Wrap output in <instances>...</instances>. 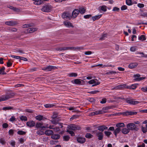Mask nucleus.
<instances>
[{"label": "nucleus", "mask_w": 147, "mask_h": 147, "mask_svg": "<svg viewBox=\"0 0 147 147\" xmlns=\"http://www.w3.org/2000/svg\"><path fill=\"white\" fill-rule=\"evenodd\" d=\"M14 95L13 93H9L0 96V102L7 100L8 99L12 98Z\"/></svg>", "instance_id": "nucleus-1"}, {"label": "nucleus", "mask_w": 147, "mask_h": 147, "mask_svg": "<svg viewBox=\"0 0 147 147\" xmlns=\"http://www.w3.org/2000/svg\"><path fill=\"white\" fill-rule=\"evenodd\" d=\"M127 128L129 130H135L137 131L138 129L137 126L133 123H130L127 124Z\"/></svg>", "instance_id": "nucleus-2"}, {"label": "nucleus", "mask_w": 147, "mask_h": 147, "mask_svg": "<svg viewBox=\"0 0 147 147\" xmlns=\"http://www.w3.org/2000/svg\"><path fill=\"white\" fill-rule=\"evenodd\" d=\"M52 8L51 5L49 4L45 5L42 8L41 10L44 12H49L51 11Z\"/></svg>", "instance_id": "nucleus-3"}, {"label": "nucleus", "mask_w": 147, "mask_h": 147, "mask_svg": "<svg viewBox=\"0 0 147 147\" xmlns=\"http://www.w3.org/2000/svg\"><path fill=\"white\" fill-rule=\"evenodd\" d=\"M68 128L69 129L73 130H79L81 129V127L79 126L73 124L68 125Z\"/></svg>", "instance_id": "nucleus-4"}, {"label": "nucleus", "mask_w": 147, "mask_h": 147, "mask_svg": "<svg viewBox=\"0 0 147 147\" xmlns=\"http://www.w3.org/2000/svg\"><path fill=\"white\" fill-rule=\"evenodd\" d=\"M57 67L55 66L49 65L44 67L42 68V69L46 71H49L55 69Z\"/></svg>", "instance_id": "nucleus-5"}, {"label": "nucleus", "mask_w": 147, "mask_h": 147, "mask_svg": "<svg viewBox=\"0 0 147 147\" xmlns=\"http://www.w3.org/2000/svg\"><path fill=\"white\" fill-rule=\"evenodd\" d=\"M83 81V80L80 79H76L74 80H72L71 81V82L74 84L81 85H82V82Z\"/></svg>", "instance_id": "nucleus-6"}, {"label": "nucleus", "mask_w": 147, "mask_h": 147, "mask_svg": "<svg viewBox=\"0 0 147 147\" xmlns=\"http://www.w3.org/2000/svg\"><path fill=\"white\" fill-rule=\"evenodd\" d=\"M36 127L37 128H40L42 129L44 128H48V124H45L43 125L41 123H37L36 125Z\"/></svg>", "instance_id": "nucleus-7"}, {"label": "nucleus", "mask_w": 147, "mask_h": 147, "mask_svg": "<svg viewBox=\"0 0 147 147\" xmlns=\"http://www.w3.org/2000/svg\"><path fill=\"white\" fill-rule=\"evenodd\" d=\"M62 17L64 19H70L71 18V14L68 12H64L62 15Z\"/></svg>", "instance_id": "nucleus-8"}, {"label": "nucleus", "mask_w": 147, "mask_h": 147, "mask_svg": "<svg viewBox=\"0 0 147 147\" xmlns=\"http://www.w3.org/2000/svg\"><path fill=\"white\" fill-rule=\"evenodd\" d=\"M88 83L90 84H94L92 85V86L98 85L100 84V82H98L96 80H91L88 82Z\"/></svg>", "instance_id": "nucleus-9"}, {"label": "nucleus", "mask_w": 147, "mask_h": 147, "mask_svg": "<svg viewBox=\"0 0 147 147\" xmlns=\"http://www.w3.org/2000/svg\"><path fill=\"white\" fill-rule=\"evenodd\" d=\"M80 13V11L78 9H74L72 12V16L73 18H76L78 14Z\"/></svg>", "instance_id": "nucleus-10"}, {"label": "nucleus", "mask_w": 147, "mask_h": 147, "mask_svg": "<svg viewBox=\"0 0 147 147\" xmlns=\"http://www.w3.org/2000/svg\"><path fill=\"white\" fill-rule=\"evenodd\" d=\"M140 75L139 74H135L134 76V77L135 78L134 80L137 81H140L144 79V77L140 78Z\"/></svg>", "instance_id": "nucleus-11"}, {"label": "nucleus", "mask_w": 147, "mask_h": 147, "mask_svg": "<svg viewBox=\"0 0 147 147\" xmlns=\"http://www.w3.org/2000/svg\"><path fill=\"white\" fill-rule=\"evenodd\" d=\"M96 135L98 137L99 140H101L103 138V135L102 133L100 132H98L96 133Z\"/></svg>", "instance_id": "nucleus-12"}, {"label": "nucleus", "mask_w": 147, "mask_h": 147, "mask_svg": "<svg viewBox=\"0 0 147 147\" xmlns=\"http://www.w3.org/2000/svg\"><path fill=\"white\" fill-rule=\"evenodd\" d=\"M17 23L15 21H8L5 22V24L7 25L13 26L16 25Z\"/></svg>", "instance_id": "nucleus-13"}, {"label": "nucleus", "mask_w": 147, "mask_h": 147, "mask_svg": "<svg viewBox=\"0 0 147 147\" xmlns=\"http://www.w3.org/2000/svg\"><path fill=\"white\" fill-rule=\"evenodd\" d=\"M35 124L34 121H30L26 123V125L30 127H32L35 125Z\"/></svg>", "instance_id": "nucleus-14"}, {"label": "nucleus", "mask_w": 147, "mask_h": 147, "mask_svg": "<svg viewBox=\"0 0 147 147\" xmlns=\"http://www.w3.org/2000/svg\"><path fill=\"white\" fill-rule=\"evenodd\" d=\"M126 102L128 103L134 105L138 104L140 102L139 101H133L131 100H127Z\"/></svg>", "instance_id": "nucleus-15"}, {"label": "nucleus", "mask_w": 147, "mask_h": 147, "mask_svg": "<svg viewBox=\"0 0 147 147\" xmlns=\"http://www.w3.org/2000/svg\"><path fill=\"white\" fill-rule=\"evenodd\" d=\"M63 24L65 26L67 27H74V26L72 25V24L70 22L66 21H65L63 22Z\"/></svg>", "instance_id": "nucleus-16"}, {"label": "nucleus", "mask_w": 147, "mask_h": 147, "mask_svg": "<svg viewBox=\"0 0 147 147\" xmlns=\"http://www.w3.org/2000/svg\"><path fill=\"white\" fill-rule=\"evenodd\" d=\"M97 128L99 130L103 131L104 130L107 129V127L105 125H103L98 126Z\"/></svg>", "instance_id": "nucleus-17"}, {"label": "nucleus", "mask_w": 147, "mask_h": 147, "mask_svg": "<svg viewBox=\"0 0 147 147\" xmlns=\"http://www.w3.org/2000/svg\"><path fill=\"white\" fill-rule=\"evenodd\" d=\"M77 141L80 143H83L86 141V139L85 138L82 137H78L77 138Z\"/></svg>", "instance_id": "nucleus-18"}, {"label": "nucleus", "mask_w": 147, "mask_h": 147, "mask_svg": "<svg viewBox=\"0 0 147 147\" xmlns=\"http://www.w3.org/2000/svg\"><path fill=\"white\" fill-rule=\"evenodd\" d=\"M138 65L137 63H132L130 64L129 66V67L130 69H132L136 67Z\"/></svg>", "instance_id": "nucleus-19"}, {"label": "nucleus", "mask_w": 147, "mask_h": 147, "mask_svg": "<svg viewBox=\"0 0 147 147\" xmlns=\"http://www.w3.org/2000/svg\"><path fill=\"white\" fill-rule=\"evenodd\" d=\"M109 109L108 107H103L101 110H98L100 114H102L107 112V111Z\"/></svg>", "instance_id": "nucleus-20"}, {"label": "nucleus", "mask_w": 147, "mask_h": 147, "mask_svg": "<svg viewBox=\"0 0 147 147\" xmlns=\"http://www.w3.org/2000/svg\"><path fill=\"white\" fill-rule=\"evenodd\" d=\"M38 28H28L27 29V32L29 33L33 32L35 31H37Z\"/></svg>", "instance_id": "nucleus-21"}, {"label": "nucleus", "mask_w": 147, "mask_h": 147, "mask_svg": "<svg viewBox=\"0 0 147 147\" xmlns=\"http://www.w3.org/2000/svg\"><path fill=\"white\" fill-rule=\"evenodd\" d=\"M7 7L8 8L13 10L15 11L18 12L19 11V9H18L14 7L11 5H8Z\"/></svg>", "instance_id": "nucleus-22"}, {"label": "nucleus", "mask_w": 147, "mask_h": 147, "mask_svg": "<svg viewBox=\"0 0 147 147\" xmlns=\"http://www.w3.org/2000/svg\"><path fill=\"white\" fill-rule=\"evenodd\" d=\"M53 133V131L50 130H47L45 131V134L49 136L52 135Z\"/></svg>", "instance_id": "nucleus-23"}, {"label": "nucleus", "mask_w": 147, "mask_h": 147, "mask_svg": "<svg viewBox=\"0 0 147 147\" xmlns=\"http://www.w3.org/2000/svg\"><path fill=\"white\" fill-rule=\"evenodd\" d=\"M121 131L120 128L117 127L114 131V133L115 136H117V134H119Z\"/></svg>", "instance_id": "nucleus-24"}, {"label": "nucleus", "mask_w": 147, "mask_h": 147, "mask_svg": "<svg viewBox=\"0 0 147 147\" xmlns=\"http://www.w3.org/2000/svg\"><path fill=\"white\" fill-rule=\"evenodd\" d=\"M34 1L33 3L35 5H38L41 4L42 1L41 0H32Z\"/></svg>", "instance_id": "nucleus-25"}, {"label": "nucleus", "mask_w": 147, "mask_h": 147, "mask_svg": "<svg viewBox=\"0 0 147 147\" xmlns=\"http://www.w3.org/2000/svg\"><path fill=\"white\" fill-rule=\"evenodd\" d=\"M129 130L128 128H124L122 129V132L124 134H127L129 132Z\"/></svg>", "instance_id": "nucleus-26"}, {"label": "nucleus", "mask_w": 147, "mask_h": 147, "mask_svg": "<svg viewBox=\"0 0 147 147\" xmlns=\"http://www.w3.org/2000/svg\"><path fill=\"white\" fill-rule=\"evenodd\" d=\"M60 136L58 134H52L51 136L52 138L54 139H58L60 138Z\"/></svg>", "instance_id": "nucleus-27"}, {"label": "nucleus", "mask_w": 147, "mask_h": 147, "mask_svg": "<svg viewBox=\"0 0 147 147\" xmlns=\"http://www.w3.org/2000/svg\"><path fill=\"white\" fill-rule=\"evenodd\" d=\"M116 126L117 127L120 128L121 127H123L125 126V125L123 123H117L116 125Z\"/></svg>", "instance_id": "nucleus-28"}, {"label": "nucleus", "mask_w": 147, "mask_h": 147, "mask_svg": "<svg viewBox=\"0 0 147 147\" xmlns=\"http://www.w3.org/2000/svg\"><path fill=\"white\" fill-rule=\"evenodd\" d=\"M101 15H96L92 17V18L93 21H95L99 19L101 17Z\"/></svg>", "instance_id": "nucleus-29"}, {"label": "nucleus", "mask_w": 147, "mask_h": 147, "mask_svg": "<svg viewBox=\"0 0 147 147\" xmlns=\"http://www.w3.org/2000/svg\"><path fill=\"white\" fill-rule=\"evenodd\" d=\"M138 39L140 40L143 41L146 40V38L144 35H142L138 37Z\"/></svg>", "instance_id": "nucleus-30"}, {"label": "nucleus", "mask_w": 147, "mask_h": 147, "mask_svg": "<svg viewBox=\"0 0 147 147\" xmlns=\"http://www.w3.org/2000/svg\"><path fill=\"white\" fill-rule=\"evenodd\" d=\"M20 119L22 121H26L27 120V117L24 116L22 115L20 117Z\"/></svg>", "instance_id": "nucleus-31"}, {"label": "nucleus", "mask_w": 147, "mask_h": 147, "mask_svg": "<svg viewBox=\"0 0 147 147\" xmlns=\"http://www.w3.org/2000/svg\"><path fill=\"white\" fill-rule=\"evenodd\" d=\"M99 8L102 11L104 12L106 11L107 10V6L105 5L100 6L99 7Z\"/></svg>", "instance_id": "nucleus-32"}, {"label": "nucleus", "mask_w": 147, "mask_h": 147, "mask_svg": "<svg viewBox=\"0 0 147 147\" xmlns=\"http://www.w3.org/2000/svg\"><path fill=\"white\" fill-rule=\"evenodd\" d=\"M68 75L70 77H76L78 76V74L76 73H71L69 74Z\"/></svg>", "instance_id": "nucleus-33"}, {"label": "nucleus", "mask_w": 147, "mask_h": 147, "mask_svg": "<svg viewBox=\"0 0 147 147\" xmlns=\"http://www.w3.org/2000/svg\"><path fill=\"white\" fill-rule=\"evenodd\" d=\"M5 67H3L1 68L0 69V74H5V72H4Z\"/></svg>", "instance_id": "nucleus-34"}, {"label": "nucleus", "mask_w": 147, "mask_h": 147, "mask_svg": "<svg viewBox=\"0 0 147 147\" xmlns=\"http://www.w3.org/2000/svg\"><path fill=\"white\" fill-rule=\"evenodd\" d=\"M43 117L41 115H38L36 117V119L39 121H40L43 119Z\"/></svg>", "instance_id": "nucleus-35"}, {"label": "nucleus", "mask_w": 147, "mask_h": 147, "mask_svg": "<svg viewBox=\"0 0 147 147\" xmlns=\"http://www.w3.org/2000/svg\"><path fill=\"white\" fill-rule=\"evenodd\" d=\"M80 12L82 14L84 13L85 12L86 9L84 8H81L79 10Z\"/></svg>", "instance_id": "nucleus-36"}, {"label": "nucleus", "mask_w": 147, "mask_h": 147, "mask_svg": "<svg viewBox=\"0 0 147 147\" xmlns=\"http://www.w3.org/2000/svg\"><path fill=\"white\" fill-rule=\"evenodd\" d=\"M54 106L53 104H46L44 105V106L46 108H51Z\"/></svg>", "instance_id": "nucleus-37"}, {"label": "nucleus", "mask_w": 147, "mask_h": 147, "mask_svg": "<svg viewBox=\"0 0 147 147\" xmlns=\"http://www.w3.org/2000/svg\"><path fill=\"white\" fill-rule=\"evenodd\" d=\"M0 143L3 145L5 144L6 142L4 138H1L0 139Z\"/></svg>", "instance_id": "nucleus-38"}, {"label": "nucleus", "mask_w": 147, "mask_h": 147, "mask_svg": "<svg viewBox=\"0 0 147 147\" xmlns=\"http://www.w3.org/2000/svg\"><path fill=\"white\" fill-rule=\"evenodd\" d=\"M98 114H100V113L99 111L98 110V111H95V112L91 113L90 114V115L91 116H93V115H98Z\"/></svg>", "instance_id": "nucleus-39"}, {"label": "nucleus", "mask_w": 147, "mask_h": 147, "mask_svg": "<svg viewBox=\"0 0 147 147\" xmlns=\"http://www.w3.org/2000/svg\"><path fill=\"white\" fill-rule=\"evenodd\" d=\"M141 129H142V131L143 132V133H145L146 132H147V128L146 127H144L143 126H142L141 127Z\"/></svg>", "instance_id": "nucleus-40"}, {"label": "nucleus", "mask_w": 147, "mask_h": 147, "mask_svg": "<svg viewBox=\"0 0 147 147\" xmlns=\"http://www.w3.org/2000/svg\"><path fill=\"white\" fill-rule=\"evenodd\" d=\"M124 87L123 85H119V86H117L115 87L113 89H116V90H117L118 89H120L122 88H123Z\"/></svg>", "instance_id": "nucleus-41"}, {"label": "nucleus", "mask_w": 147, "mask_h": 147, "mask_svg": "<svg viewBox=\"0 0 147 147\" xmlns=\"http://www.w3.org/2000/svg\"><path fill=\"white\" fill-rule=\"evenodd\" d=\"M71 130L68 129L67 130V132L69 133L70 134L71 136H74V134L73 131Z\"/></svg>", "instance_id": "nucleus-42"}, {"label": "nucleus", "mask_w": 147, "mask_h": 147, "mask_svg": "<svg viewBox=\"0 0 147 147\" xmlns=\"http://www.w3.org/2000/svg\"><path fill=\"white\" fill-rule=\"evenodd\" d=\"M85 137L87 138H90L92 137L93 136L90 133H87Z\"/></svg>", "instance_id": "nucleus-43"}, {"label": "nucleus", "mask_w": 147, "mask_h": 147, "mask_svg": "<svg viewBox=\"0 0 147 147\" xmlns=\"http://www.w3.org/2000/svg\"><path fill=\"white\" fill-rule=\"evenodd\" d=\"M36 133L37 134L40 136L43 135L45 134V133L41 131H38L36 132Z\"/></svg>", "instance_id": "nucleus-44"}, {"label": "nucleus", "mask_w": 147, "mask_h": 147, "mask_svg": "<svg viewBox=\"0 0 147 147\" xmlns=\"http://www.w3.org/2000/svg\"><path fill=\"white\" fill-rule=\"evenodd\" d=\"M63 138L64 140L65 141H68L70 138L69 136L68 135L64 136Z\"/></svg>", "instance_id": "nucleus-45"}, {"label": "nucleus", "mask_w": 147, "mask_h": 147, "mask_svg": "<svg viewBox=\"0 0 147 147\" xmlns=\"http://www.w3.org/2000/svg\"><path fill=\"white\" fill-rule=\"evenodd\" d=\"M13 109V108L11 107H3V110H11Z\"/></svg>", "instance_id": "nucleus-46"}, {"label": "nucleus", "mask_w": 147, "mask_h": 147, "mask_svg": "<svg viewBox=\"0 0 147 147\" xmlns=\"http://www.w3.org/2000/svg\"><path fill=\"white\" fill-rule=\"evenodd\" d=\"M17 133L19 135H22L25 134L26 132L22 130H20L18 131Z\"/></svg>", "instance_id": "nucleus-47"}, {"label": "nucleus", "mask_w": 147, "mask_h": 147, "mask_svg": "<svg viewBox=\"0 0 147 147\" xmlns=\"http://www.w3.org/2000/svg\"><path fill=\"white\" fill-rule=\"evenodd\" d=\"M104 133L105 135L108 137H109L112 134L111 132L108 131H105Z\"/></svg>", "instance_id": "nucleus-48"}, {"label": "nucleus", "mask_w": 147, "mask_h": 147, "mask_svg": "<svg viewBox=\"0 0 147 147\" xmlns=\"http://www.w3.org/2000/svg\"><path fill=\"white\" fill-rule=\"evenodd\" d=\"M107 36V34H105L103 35H102L100 37V39L101 40H103L105 39V38Z\"/></svg>", "instance_id": "nucleus-49"}, {"label": "nucleus", "mask_w": 147, "mask_h": 147, "mask_svg": "<svg viewBox=\"0 0 147 147\" xmlns=\"http://www.w3.org/2000/svg\"><path fill=\"white\" fill-rule=\"evenodd\" d=\"M126 4L128 5H132V2L131 0H126Z\"/></svg>", "instance_id": "nucleus-50"}, {"label": "nucleus", "mask_w": 147, "mask_h": 147, "mask_svg": "<svg viewBox=\"0 0 147 147\" xmlns=\"http://www.w3.org/2000/svg\"><path fill=\"white\" fill-rule=\"evenodd\" d=\"M25 140L23 138H21L19 139V141L20 142V143L22 144H23Z\"/></svg>", "instance_id": "nucleus-51"}, {"label": "nucleus", "mask_w": 147, "mask_h": 147, "mask_svg": "<svg viewBox=\"0 0 147 147\" xmlns=\"http://www.w3.org/2000/svg\"><path fill=\"white\" fill-rule=\"evenodd\" d=\"M141 90L144 92H146L147 91V86L142 87Z\"/></svg>", "instance_id": "nucleus-52"}, {"label": "nucleus", "mask_w": 147, "mask_h": 147, "mask_svg": "<svg viewBox=\"0 0 147 147\" xmlns=\"http://www.w3.org/2000/svg\"><path fill=\"white\" fill-rule=\"evenodd\" d=\"M107 101V99L106 98H103L100 101V103L102 104H104Z\"/></svg>", "instance_id": "nucleus-53"}, {"label": "nucleus", "mask_w": 147, "mask_h": 147, "mask_svg": "<svg viewBox=\"0 0 147 147\" xmlns=\"http://www.w3.org/2000/svg\"><path fill=\"white\" fill-rule=\"evenodd\" d=\"M16 118L14 116H12L9 119V121H10L13 122L15 120Z\"/></svg>", "instance_id": "nucleus-54"}, {"label": "nucleus", "mask_w": 147, "mask_h": 147, "mask_svg": "<svg viewBox=\"0 0 147 147\" xmlns=\"http://www.w3.org/2000/svg\"><path fill=\"white\" fill-rule=\"evenodd\" d=\"M53 130L55 132H57L60 130L59 127H56L54 128H53Z\"/></svg>", "instance_id": "nucleus-55"}, {"label": "nucleus", "mask_w": 147, "mask_h": 147, "mask_svg": "<svg viewBox=\"0 0 147 147\" xmlns=\"http://www.w3.org/2000/svg\"><path fill=\"white\" fill-rule=\"evenodd\" d=\"M11 57L17 59H20V58H21V57L20 56L14 55H11Z\"/></svg>", "instance_id": "nucleus-56"}, {"label": "nucleus", "mask_w": 147, "mask_h": 147, "mask_svg": "<svg viewBox=\"0 0 147 147\" xmlns=\"http://www.w3.org/2000/svg\"><path fill=\"white\" fill-rule=\"evenodd\" d=\"M137 6L139 7L142 8L144 7V5L142 3H139L138 4Z\"/></svg>", "instance_id": "nucleus-57"}, {"label": "nucleus", "mask_w": 147, "mask_h": 147, "mask_svg": "<svg viewBox=\"0 0 147 147\" xmlns=\"http://www.w3.org/2000/svg\"><path fill=\"white\" fill-rule=\"evenodd\" d=\"M12 64V63L10 62V60H9L7 63V65L8 67L11 66Z\"/></svg>", "instance_id": "nucleus-58"}, {"label": "nucleus", "mask_w": 147, "mask_h": 147, "mask_svg": "<svg viewBox=\"0 0 147 147\" xmlns=\"http://www.w3.org/2000/svg\"><path fill=\"white\" fill-rule=\"evenodd\" d=\"M73 48V47H65V48H61V50H66L68 49H72Z\"/></svg>", "instance_id": "nucleus-59"}, {"label": "nucleus", "mask_w": 147, "mask_h": 147, "mask_svg": "<svg viewBox=\"0 0 147 147\" xmlns=\"http://www.w3.org/2000/svg\"><path fill=\"white\" fill-rule=\"evenodd\" d=\"M136 49V48L134 47H131L130 49V51L132 52L135 51Z\"/></svg>", "instance_id": "nucleus-60"}, {"label": "nucleus", "mask_w": 147, "mask_h": 147, "mask_svg": "<svg viewBox=\"0 0 147 147\" xmlns=\"http://www.w3.org/2000/svg\"><path fill=\"white\" fill-rule=\"evenodd\" d=\"M116 72L115 71H110L108 72H107V74H116Z\"/></svg>", "instance_id": "nucleus-61"}, {"label": "nucleus", "mask_w": 147, "mask_h": 147, "mask_svg": "<svg viewBox=\"0 0 147 147\" xmlns=\"http://www.w3.org/2000/svg\"><path fill=\"white\" fill-rule=\"evenodd\" d=\"M13 129H10L9 131V135H12L13 134Z\"/></svg>", "instance_id": "nucleus-62"}, {"label": "nucleus", "mask_w": 147, "mask_h": 147, "mask_svg": "<svg viewBox=\"0 0 147 147\" xmlns=\"http://www.w3.org/2000/svg\"><path fill=\"white\" fill-rule=\"evenodd\" d=\"M10 144L12 146L14 147L15 145V141L13 140H12Z\"/></svg>", "instance_id": "nucleus-63"}, {"label": "nucleus", "mask_w": 147, "mask_h": 147, "mask_svg": "<svg viewBox=\"0 0 147 147\" xmlns=\"http://www.w3.org/2000/svg\"><path fill=\"white\" fill-rule=\"evenodd\" d=\"M141 16L143 17H147V13L144 12L141 13Z\"/></svg>", "instance_id": "nucleus-64"}]
</instances>
